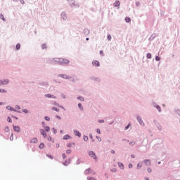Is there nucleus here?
Here are the masks:
<instances>
[{"mask_svg": "<svg viewBox=\"0 0 180 180\" xmlns=\"http://www.w3.org/2000/svg\"><path fill=\"white\" fill-rule=\"evenodd\" d=\"M85 174L88 175V174H92V175H95V172L92 170L91 168H89L85 170Z\"/></svg>", "mask_w": 180, "mask_h": 180, "instance_id": "nucleus-1", "label": "nucleus"}, {"mask_svg": "<svg viewBox=\"0 0 180 180\" xmlns=\"http://www.w3.org/2000/svg\"><path fill=\"white\" fill-rule=\"evenodd\" d=\"M89 155L91 157V158H94V160H96V155H95V153H94V151H90L89 153Z\"/></svg>", "mask_w": 180, "mask_h": 180, "instance_id": "nucleus-2", "label": "nucleus"}, {"mask_svg": "<svg viewBox=\"0 0 180 180\" xmlns=\"http://www.w3.org/2000/svg\"><path fill=\"white\" fill-rule=\"evenodd\" d=\"M9 83V80L4 79V80H0V85H6V84Z\"/></svg>", "mask_w": 180, "mask_h": 180, "instance_id": "nucleus-3", "label": "nucleus"}, {"mask_svg": "<svg viewBox=\"0 0 180 180\" xmlns=\"http://www.w3.org/2000/svg\"><path fill=\"white\" fill-rule=\"evenodd\" d=\"M143 162L147 167H150V165H151V161L150 160H144Z\"/></svg>", "mask_w": 180, "mask_h": 180, "instance_id": "nucleus-4", "label": "nucleus"}, {"mask_svg": "<svg viewBox=\"0 0 180 180\" xmlns=\"http://www.w3.org/2000/svg\"><path fill=\"white\" fill-rule=\"evenodd\" d=\"M137 120H138L139 123H140L141 126H144V122H143V120H141V117H138Z\"/></svg>", "mask_w": 180, "mask_h": 180, "instance_id": "nucleus-5", "label": "nucleus"}, {"mask_svg": "<svg viewBox=\"0 0 180 180\" xmlns=\"http://www.w3.org/2000/svg\"><path fill=\"white\" fill-rule=\"evenodd\" d=\"M92 64L94 67H99L100 65L99 61L98 60H94Z\"/></svg>", "mask_w": 180, "mask_h": 180, "instance_id": "nucleus-6", "label": "nucleus"}, {"mask_svg": "<svg viewBox=\"0 0 180 180\" xmlns=\"http://www.w3.org/2000/svg\"><path fill=\"white\" fill-rule=\"evenodd\" d=\"M13 130L14 131H17V133H19V131H20V127L19 126H14Z\"/></svg>", "mask_w": 180, "mask_h": 180, "instance_id": "nucleus-7", "label": "nucleus"}, {"mask_svg": "<svg viewBox=\"0 0 180 180\" xmlns=\"http://www.w3.org/2000/svg\"><path fill=\"white\" fill-rule=\"evenodd\" d=\"M42 136H44V139H46V137H47V134H46V132L44 131V129H40L39 130Z\"/></svg>", "mask_w": 180, "mask_h": 180, "instance_id": "nucleus-8", "label": "nucleus"}, {"mask_svg": "<svg viewBox=\"0 0 180 180\" xmlns=\"http://www.w3.org/2000/svg\"><path fill=\"white\" fill-rule=\"evenodd\" d=\"M46 98H52L53 99H56V96L51 94H46Z\"/></svg>", "mask_w": 180, "mask_h": 180, "instance_id": "nucleus-9", "label": "nucleus"}, {"mask_svg": "<svg viewBox=\"0 0 180 180\" xmlns=\"http://www.w3.org/2000/svg\"><path fill=\"white\" fill-rule=\"evenodd\" d=\"M60 62L62 63V64H68V63H70V60L67 59H63L60 60Z\"/></svg>", "mask_w": 180, "mask_h": 180, "instance_id": "nucleus-10", "label": "nucleus"}, {"mask_svg": "<svg viewBox=\"0 0 180 180\" xmlns=\"http://www.w3.org/2000/svg\"><path fill=\"white\" fill-rule=\"evenodd\" d=\"M70 139H71V136H70V135H65L63 137V140H70Z\"/></svg>", "mask_w": 180, "mask_h": 180, "instance_id": "nucleus-11", "label": "nucleus"}, {"mask_svg": "<svg viewBox=\"0 0 180 180\" xmlns=\"http://www.w3.org/2000/svg\"><path fill=\"white\" fill-rule=\"evenodd\" d=\"M114 6H115V7H117V6H120V1H116L114 3Z\"/></svg>", "mask_w": 180, "mask_h": 180, "instance_id": "nucleus-12", "label": "nucleus"}, {"mask_svg": "<svg viewBox=\"0 0 180 180\" xmlns=\"http://www.w3.org/2000/svg\"><path fill=\"white\" fill-rule=\"evenodd\" d=\"M125 22H127V23H129V22H131V19H130L129 17H126Z\"/></svg>", "mask_w": 180, "mask_h": 180, "instance_id": "nucleus-13", "label": "nucleus"}, {"mask_svg": "<svg viewBox=\"0 0 180 180\" xmlns=\"http://www.w3.org/2000/svg\"><path fill=\"white\" fill-rule=\"evenodd\" d=\"M59 77H61V78H64L65 79H67V78H68V76H67V75H60Z\"/></svg>", "mask_w": 180, "mask_h": 180, "instance_id": "nucleus-14", "label": "nucleus"}, {"mask_svg": "<svg viewBox=\"0 0 180 180\" xmlns=\"http://www.w3.org/2000/svg\"><path fill=\"white\" fill-rule=\"evenodd\" d=\"M75 136H78V137H81V133L78 131H75Z\"/></svg>", "mask_w": 180, "mask_h": 180, "instance_id": "nucleus-15", "label": "nucleus"}, {"mask_svg": "<svg viewBox=\"0 0 180 180\" xmlns=\"http://www.w3.org/2000/svg\"><path fill=\"white\" fill-rule=\"evenodd\" d=\"M118 165H119L120 168H121V169H124V165H123L122 163L119 162Z\"/></svg>", "mask_w": 180, "mask_h": 180, "instance_id": "nucleus-16", "label": "nucleus"}, {"mask_svg": "<svg viewBox=\"0 0 180 180\" xmlns=\"http://www.w3.org/2000/svg\"><path fill=\"white\" fill-rule=\"evenodd\" d=\"M31 143H37V138H34L31 140Z\"/></svg>", "mask_w": 180, "mask_h": 180, "instance_id": "nucleus-17", "label": "nucleus"}, {"mask_svg": "<svg viewBox=\"0 0 180 180\" xmlns=\"http://www.w3.org/2000/svg\"><path fill=\"white\" fill-rule=\"evenodd\" d=\"M0 19H1V20H3L4 22H5V17H4V15L0 14Z\"/></svg>", "mask_w": 180, "mask_h": 180, "instance_id": "nucleus-18", "label": "nucleus"}, {"mask_svg": "<svg viewBox=\"0 0 180 180\" xmlns=\"http://www.w3.org/2000/svg\"><path fill=\"white\" fill-rule=\"evenodd\" d=\"M52 110H55L56 112H60V109L56 108V107H53L52 108Z\"/></svg>", "mask_w": 180, "mask_h": 180, "instance_id": "nucleus-19", "label": "nucleus"}, {"mask_svg": "<svg viewBox=\"0 0 180 180\" xmlns=\"http://www.w3.org/2000/svg\"><path fill=\"white\" fill-rule=\"evenodd\" d=\"M141 167H142L141 163H138V164H137V166H136V168H137L138 169H140V168H141Z\"/></svg>", "mask_w": 180, "mask_h": 180, "instance_id": "nucleus-20", "label": "nucleus"}, {"mask_svg": "<svg viewBox=\"0 0 180 180\" xmlns=\"http://www.w3.org/2000/svg\"><path fill=\"white\" fill-rule=\"evenodd\" d=\"M41 49H42V50H44V49H47V45H46L45 44H42Z\"/></svg>", "mask_w": 180, "mask_h": 180, "instance_id": "nucleus-21", "label": "nucleus"}, {"mask_svg": "<svg viewBox=\"0 0 180 180\" xmlns=\"http://www.w3.org/2000/svg\"><path fill=\"white\" fill-rule=\"evenodd\" d=\"M16 50H20V44L16 45Z\"/></svg>", "mask_w": 180, "mask_h": 180, "instance_id": "nucleus-22", "label": "nucleus"}, {"mask_svg": "<svg viewBox=\"0 0 180 180\" xmlns=\"http://www.w3.org/2000/svg\"><path fill=\"white\" fill-rule=\"evenodd\" d=\"M7 122H8L9 123H12V119H11V117H7Z\"/></svg>", "mask_w": 180, "mask_h": 180, "instance_id": "nucleus-23", "label": "nucleus"}, {"mask_svg": "<svg viewBox=\"0 0 180 180\" xmlns=\"http://www.w3.org/2000/svg\"><path fill=\"white\" fill-rule=\"evenodd\" d=\"M0 93H1V94H5V93H6V90H5V89H0Z\"/></svg>", "mask_w": 180, "mask_h": 180, "instance_id": "nucleus-24", "label": "nucleus"}, {"mask_svg": "<svg viewBox=\"0 0 180 180\" xmlns=\"http://www.w3.org/2000/svg\"><path fill=\"white\" fill-rule=\"evenodd\" d=\"M78 107L79 108V109H81V110H82L84 109V108L82 107V105L81 103L78 104Z\"/></svg>", "mask_w": 180, "mask_h": 180, "instance_id": "nucleus-25", "label": "nucleus"}, {"mask_svg": "<svg viewBox=\"0 0 180 180\" xmlns=\"http://www.w3.org/2000/svg\"><path fill=\"white\" fill-rule=\"evenodd\" d=\"M39 148H44V143H41L40 145H39Z\"/></svg>", "mask_w": 180, "mask_h": 180, "instance_id": "nucleus-26", "label": "nucleus"}, {"mask_svg": "<svg viewBox=\"0 0 180 180\" xmlns=\"http://www.w3.org/2000/svg\"><path fill=\"white\" fill-rule=\"evenodd\" d=\"M78 99H79V101H82V102H84V97L79 96L78 97Z\"/></svg>", "mask_w": 180, "mask_h": 180, "instance_id": "nucleus-27", "label": "nucleus"}, {"mask_svg": "<svg viewBox=\"0 0 180 180\" xmlns=\"http://www.w3.org/2000/svg\"><path fill=\"white\" fill-rule=\"evenodd\" d=\"M52 130H53L54 134H57V129H56V128H53Z\"/></svg>", "mask_w": 180, "mask_h": 180, "instance_id": "nucleus-28", "label": "nucleus"}, {"mask_svg": "<svg viewBox=\"0 0 180 180\" xmlns=\"http://www.w3.org/2000/svg\"><path fill=\"white\" fill-rule=\"evenodd\" d=\"M108 40H112V36L110 34L108 35Z\"/></svg>", "mask_w": 180, "mask_h": 180, "instance_id": "nucleus-29", "label": "nucleus"}, {"mask_svg": "<svg viewBox=\"0 0 180 180\" xmlns=\"http://www.w3.org/2000/svg\"><path fill=\"white\" fill-rule=\"evenodd\" d=\"M45 120H46L47 122H50V118L48 116H46Z\"/></svg>", "mask_w": 180, "mask_h": 180, "instance_id": "nucleus-30", "label": "nucleus"}, {"mask_svg": "<svg viewBox=\"0 0 180 180\" xmlns=\"http://www.w3.org/2000/svg\"><path fill=\"white\" fill-rule=\"evenodd\" d=\"M84 141H88V136H84Z\"/></svg>", "mask_w": 180, "mask_h": 180, "instance_id": "nucleus-31", "label": "nucleus"}, {"mask_svg": "<svg viewBox=\"0 0 180 180\" xmlns=\"http://www.w3.org/2000/svg\"><path fill=\"white\" fill-rule=\"evenodd\" d=\"M136 144L135 141H131V143H129L130 146H134Z\"/></svg>", "mask_w": 180, "mask_h": 180, "instance_id": "nucleus-32", "label": "nucleus"}, {"mask_svg": "<svg viewBox=\"0 0 180 180\" xmlns=\"http://www.w3.org/2000/svg\"><path fill=\"white\" fill-rule=\"evenodd\" d=\"M146 57L147 58H151V53H148Z\"/></svg>", "mask_w": 180, "mask_h": 180, "instance_id": "nucleus-33", "label": "nucleus"}, {"mask_svg": "<svg viewBox=\"0 0 180 180\" xmlns=\"http://www.w3.org/2000/svg\"><path fill=\"white\" fill-rule=\"evenodd\" d=\"M157 109L159 112H161V107H160L159 105H157Z\"/></svg>", "mask_w": 180, "mask_h": 180, "instance_id": "nucleus-34", "label": "nucleus"}, {"mask_svg": "<svg viewBox=\"0 0 180 180\" xmlns=\"http://www.w3.org/2000/svg\"><path fill=\"white\" fill-rule=\"evenodd\" d=\"M45 131H49L50 130V128L49 127H45Z\"/></svg>", "mask_w": 180, "mask_h": 180, "instance_id": "nucleus-35", "label": "nucleus"}, {"mask_svg": "<svg viewBox=\"0 0 180 180\" xmlns=\"http://www.w3.org/2000/svg\"><path fill=\"white\" fill-rule=\"evenodd\" d=\"M88 180H96V179H94V177H87Z\"/></svg>", "mask_w": 180, "mask_h": 180, "instance_id": "nucleus-36", "label": "nucleus"}, {"mask_svg": "<svg viewBox=\"0 0 180 180\" xmlns=\"http://www.w3.org/2000/svg\"><path fill=\"white\" fill-rule=\"evenodd\" d=\"M155 60H156V61H160V60H161V58L158 56H156Z\"/></svg>", "mask_w": 180, "mask_h": 180, "instance_id": "nucleus-37", "label": "nucleus"}, {"mask_svg": "<svg viewBox=\"0 0 180 180\" xmlns=\"http://www.w3.org/2000/svg\"><path fill=\"white\" fill-rule=\"evenodd\" d=\"M98 123H105V121L103 120H99Z\"/></svg>", "mask_w": 180, "mask_h": 180, "instance_id": "nucleus-38", "label": "nucleus"}, {"mask_svg": "<svg viewBox=\"0 0 180 180\" xmlns=\"http://www.w3.org/2000/svg\"><path fill=\"white\" fill-rule=\"evenodd\" d=\"M130 127V124H129L127 127H125L124 130H127Z\"/></svg>", "mask_w": 180, "mask_h": 180, "instance_id": "nucleus-39", "label": "nucleus"}, {"mask_svg": "<svg viewBox=\"0 0 180 180\" xmlns=\"http://www.w3.org/2000/svg\"><path fill=\"white\" fill-rule=\"evenodd\" d=\"M96 139L98 140V141H102V139H101V137L96 136Z\"/></svg>", "mask_w": 180, "mask_h": 180, "instance_id": "nucleus-40", "label": "nucleus"}, {"mask_svg": "<svg viewBox=\"0 0 180 180\" xmlns=\"http://www.w3.org/2000/svg\"><path fill=\"white\" fill-rule=\"evenodd\" d=\"M66 154H71V150H66Z\"/></svg>", "mask_w": 180, "mask_h": 180, "instance_id": "nucleus-41", "label": "nucleus"}, {"mask_svg": "<svg viewBox=\"0 0 180 180\" xmlns=\"http://www.w3.org/2000/svg\"><path fill=\"white\" fill-rule=\"evenodd\" d=\"M20 4H22V5L25 4V0H20Z\"/></svg>", "mask_w": 180, "mask_h": 180, "instance_id": "nucleus-42", "label": "nucleus"}, {"mask_svg": "<svg viewBox=\"0 0 180 180\" xmlns=\"http://www.w3.org/2000/svg\"><path fill=\"white\" fill-rule=\"evenodd\" d=\"M112 172H116L117 169L116 168H113L112 169H111Z\"/></svg>", "mask_w": 180, "mask_h": 180, "instance_id": "nucleus-43", "label": "nucleus"}, {"mask_svg": "<svg viewBox=\"0 0 180 180\" xmlns=\"http://www.w3.org/2000/svg\"><path fill=\"white\" fill-rule=\"evenodd\" d=\"M7 109H9L10 110H15L11 108V106H7Z\"/></svg>", "mask_w": 180, "mask_h": 180, "instance_id": "nucleus-44", "label": "nucleus"}, {"mask_svg": "<svg viewBox=\"0 0 180 180\" xmlns=\"http://www.w3.org/2000/svg\"><path fill=\"white\" fill-rule=\"evenodd\" d=\"M72 143H68V145H67V147H72Z\"/></svg>", "mask_w": 180, "mask_h": 180, "instance_id": "nucleus-45", "label": "nucleus"}, {"mask_svg": "<svg viewBox=\"0 0 180 180\" xmlns=\"http://www.w3.org/2000/svg\"><path fill=\"white\" fill-rule=\"evenodd\" d=\"M22 112H24V113H27V110L24 109V110H22Z\"/></svg>", "mask_w": 180, "mask_h": 180, "instance_id": "nucleus-46", "label": "nucleus"}, {"mask_svg": "<svg viewBox=\"0 0 180 180\" xmlns=\"http://www.w3.org/2000/svg\"><path fill=\"white\" fill-rule=\"evenodd\" d=\"M97 133H98V134H101V129H97Z\"/></svg>", "mask_w": 180, "mask_h": 180, "instance_id": "nucleus-47", "label": "nucleus"}, {"mask_svg": "<svg viewBox=\"0 0 180 180\" xmlns=\"http://www.w3.org/2000/svg\"><path fill=\"white\" fill-rule=\"evenodd\" d=\"M147 171H148V172H149V173L151 172V171H152V170H151V168H148Z\"/></svg>", "mask_w": 180, "mask_h": 180, "instance_id": "nucleus-48", "label": "nucleus"}, {"mask_svg": "<svg viewBox=\"0 0 180 180\" xmlns=\"http://www.w3.org/2000/svg\"><path fill=\"white\" fill-rule=\"evenodd\" d=\"M15 109H20V107L19 105H15Z\"/></svg>", "mask_w": 180, "mask_h": 180, "instance_id": "nucleus-49", "label": "nucleus"}, {"mask_svg": "<svg viewBox=\"0 0 180 180\" xmlns=\"http://www.w3.org/2000/svg\"><path fill=\"white\" fill-rule=\"evenodd\" d=\"M129 168H133V165L131 164L129 165Z\"/></svg>", "mask_w": 180, "mask_h": 180, "instance_id": "nucleus-50", "label": "nucleus"}, {"mask_svg": "<svg viewBox=\"0 0 180 180\" xmlns=\"http://www.w3.org/2000/svg\"><path fill=\"white\" fill-rule=\"evenodd\" d=\"M116 152L114 150H111V153L112 154H115Z\"/></svg>", "mask_w": 180, "mask_h": 180, "instance_id": "nucleus-51", "label": "nucleus"}, {"mask_svg": "<svg viewBox=\"0 0 180 180\" xmlns=\"http://www.w3.org/2000/svg\"><path fill=\"white\" fill-rule=\"evenodd\" d=\"M62 157H63V158H65V153H63V154L62 155Z\"/></svg>", "mask_w": 180, "mask_h": 180, "instance_id": "nucleus-52", "label": "nucleus"}, {"mask_svg": "<svg viewBox=\"0 0 180 180\" xmlns=\"http://www.w3.org/2000/svg\"><path fill=\"white\" fill-rule=\"evenodd\" d=\"M89 137H90V139H93L92 134H89Z\"/></svg>", "mask_w": 180, "mask_h": 180, "instance_id": "nucleus-53", "label": "nucleus"}, {"mask_svg": "<svg viewBox=\"0 0 180 180\" xmlns=\"http://www.w3.org/2000/svg\"><path fill=\"white\" fill-rule=\"evenodd\" d=\"M131 158H135L136 156L134 155H131Z\"/></svg>", "mask_w": 180, "mask_h": 180, "instance_id": "nucleus-54", "label": "nucleus"}, {"mask_svg": "<svg viewBox=\"0 0 180 180\" xmlns=\"http://www.w3.org/2000/svg\"><path fill=\"white\" fill-rule=\"evenodd\" d=\"M100 54H103V51H100Z\"/></svg>", "mask_w": 180, "mask_h": 180, "instance_id": "nucleus-55", "label": "nucleus"}, {"mask_svg": "<svg viewBox=\"0 0 180 180\" xmlns=\"http://www.w3.org/2000/svg\"><path fill=\"white\" fill-rule=\"evenodd\" d=\"M57 118L61 120V117L60 116H57Z\"/></svg>", "mask_w": 180, "mask_h": 180, "instance_id": "nucleus-56", "label": "nucleus"}, {"mask_svg": "<svg viewBox=\"0 0 180 180\" xmlns=\"http://www.w3.org/2000/svg\"><path fill=\"white\" fill-rule=\"evenodd\" d=\"M48 140H51V137H49V139H48Z\"/></svg>", "mask_w": 180, "mask_h": 180, "instance_id": "nucleus-57", "label": "nucleus"}, {"mask_svg": "<svg viewBox=\"0 0 180 180\" xmlns=\"http://www.w3.org/2000/svg\"><path fill=\"white\" fill-rule=\"evenodd\" d=\"M146 180H150V179H148V178H146Z\"/></svg>", "mask_w": 180, "mask_h": 180, "instance_id": "nucleus-58", "label": "nucleus"}, {"mask_svg": "<svg viewBox=\"0 0 180 180\" xmlns=\"http://www.w3.org/2000/svg\"><path fill=\"white\" fill-rule=\"evenodd\" d=\"M0 105H4V103H0Z\"/></svg>", "mask_w": 180, "mask_h": 180, "instance_id": "nucleus-59", "label": "nucleus"}, {"mask_svg": "<svg viewBox=\"0 0 180 180\" xmlns=\"http://www.w3.org/2000/svg\"><path fill=\"white\" fill-rule=\"evenodd\" d=\"M86 40H89V38H86Z\"/></svg>", "mask_w": 180, "mask_h": 180, "instance_id": "nucleus-60", "label": "nucleus"}, {"mask_svg": "<svg viewBox=\"0 0 180 180\" xmlns=\"http://www.w3.org/2000/svg\"><path fill=\"white\" fill-rule=\"evenodd\" d=\"M60 133L63 134V130H60Z\"/></svg>", "mask_w": 180, "mask_h": 180, "instance_id": "nucleus-61", "label": "nucleus"}, {"mask_svg": "<svg viewBox=\"0 0 180 180\" xmlns=\"http://www.w3.org/2000/svg\"><path fill=\"white\" fill-rule=\"evenodd\" d=\"M158 164H161V162H159Z\"/></svg>", "mask_w": 180, "mask_h": 180, "instance_id": "nucleus-62", "label": "nucleus"}, {"mask_svg": "<svg viewBox=\"0 0 180 180\" xmlns=\"http://www.w3.org/2000/svg\"><path fill=\"white\" fill-rule=\"evenodd\" d=\"M15 119H18V117H15Z\"/></svg>", "mask_w": 180, "mask_h": 180, "instance_id": "nucleus-63", "label": "nucleus"}, {"mask_svg": "<svg viewBox=\"0 0 180 180\" xmlns=\"http://www.w3.org/2000/svg\"><path fill=\"white\" fill-rule=\"evenodd\" d=\"M13 1H16V0H13Z\"/></svg>", "mask_w": 180, "mask_h": 180, "instance_id": "nucleus-64", "label": "nucleus"}]
</instances>
